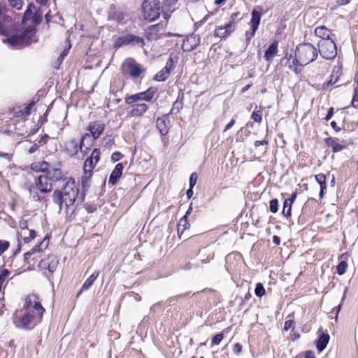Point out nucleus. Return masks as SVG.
Instances as JSON below:
<instances>
[{"mask_svg":"<svg viewBox=\"0 0 358 358\" xmlns=\"http://www.w3.org/2000/svg\"><path fill=\"white\" fill-rule=\"evenodd\" d=\"M100 150L94 149L90 156L87 157L83 164V172H92L93 169L100 159Z\"/></svg>","mask_w":358,"mask_h":358,"instance_id":"obj_10","label":"nucleus"},{"mask_svg":"<svg viewBox=\"0 0 358 358\" xmlns=\"http://www.w3.org/2000/svg\"><path fill=\"white\" fill-rule=\"evenodd\" d=\"M329 341V336L327 334H321L317 341V349L320 352L324 350Z\"/></svg>","mask_w":358,"mask_h":358,"instance_id":"obj_23","label":"nucleus"},{"mask_svg":"<svg viewBox=\"0 0 358 358\" xmlns=\"http://www.w3.org/2000/svg\"><path fill=\"white\" fill-rule=\"evenodd\" d=\"M122 157V154L118 152H114L111 156V159L114 162H117V161L120 160Z\"/></svg>","mask_w":358,"mask_h":358,"instance_id":"obj_50","label":"nucleus"},{"mask_svg":"<svg viewBox=\"0 0 358 358\" xmlns=\"http://www.w3.org/2000/svg\"><path fill=\"white\" fill-rule=\"evenodd\" d=\"M0 157H3V158L8 159V161H10V160H11L12 155H10L9 153H4V152H0Z\"/></svg>","mask_w":358,"mask_h":358,"instance_id":"obj_55","label":"nucleus"},{"mask_svg":"<svg viewBox=\"0 0 358 358\" xmlns=\"http://www.w3.org/2000/svg\"><path fill=\"white\" fill-rule=\"evenodd\" d=\"M223 334H218L212 338V345H218L223 340Z\"/></svg>","mask_w":358,"mask_h":358,"instance_id":"obj_44","label":"nucleus"},{"mask_svg":"<svg viewBox=\"0 0 358 358\" xmlns=\"http://www.w3.org/2000/svg\"><path fill=\"white\" fill-rule=\"evenodd\" d=\"M35 237H36V231L34 230H30L29 231V236L24 237L23 240H24V243H28L32 239H34Z\"/></svg>","mask_w":358,"mask_h":358,"instance_id":"obj_46","label":"nucleus"},{"mask_svg":"<svg viewBox=\"0 0 358 358\" xmlns=\"http://www.w3.org/2000/svg\"><path fill=\"white\" fill-rule=\"evenodd\" d=\"M241 345L239 343H236L234 345V350L237 352H240L241 350Z\"/></svg>","mask_w":358,"mask_h":358,"instance_id":"obj_64","label":"nucleus"},{"mask_svg":"<svg viewBox=\"0 0 358 358\" xmlns=\"http://www.w3.org/2000/svg\"><path fill=\"white\" fill-rule=\"evenodd\" d=\"M331 126L336 131H338L341 130L340 127L337 126V124L335 121H332L331 122Z\"/></svg>","mask_w":358,"mask_h":358,"instance_id":"obj_58","label":"nucleus"},{"mask_svg":"<svg viewBox=\"0 0 358 358\" xmlns=\"http://www.w3.org/2000/svg\"><path fill=\"white\" fill-rule=\"evenodd\" d=\"M267 144H268V141H266V140H264V141H256L255 142V147H258V146H260V145H267Z\"/></svg>","mask_w":358,"mask_h":358,"instance_id":"obj_54","label":"nucleus"},{"mask_svg":"<svg viewBox=\"0 0 358 358\" xmlns=\"http://www.w3.org/2000/svg\"><path fill=\"white\" fill-rule=\"evenodd\" d=\"M162 10L159 0H145L142 4V13L143 17L150 22L159 18Z\"/></svg>","mask_w":358,"mask_h":358,"instance_id":"obj_5","label":"nucleus"},{"mask_svg":"<svg viewBox=\"0 0 358 358\" xmlns=\"http://www.w3.org/2000/svg\"><path fill=\"white\" fill-rule=\"evenodd\" d=\"M155 92V89L150 87L145 92L126 96L124 101L127 104H133L141 101H149L152 100Z\"/></svg>","mask_w":358,"mask_h":358,"instance_id":"obj_9","label":"nucleus"},{"mask_svg":"<svg viewBox=\"0 0 358 358\" xmlns=\"http://www.w3.org/2000/svg\"><path fill=\"white\" fill-rule=\"evenodd\" d=\"M38 186L40 192H50L52 187V179L46 175H41L35 178L34 181Z\"/></svg>","mask_w":358,"mask_h":358,"instance_id":"obj_11","label":"nucleus"},{"mask_svg":"<svg viewBox=\"0 0 358 358\" xmlns=\"http://www.w3.org/2000/svg\"><path fill=\"white\" fill-rule=\"evenodd\" d=\"M92 176V172L86 171L83 173L81 180L83 187H89V183Z\"/></svg>","mask_w":358,"mask_h":358,"instance_id":"obj_32","label":"nucleus"},{"mask_svg":"<svg viewBox=\"0 0 358 358\" xmlns=\"http://www.w3.org/2000/svg\"><path fill=\"white\" fill-rule=\"evenodd\" d=\"M320 55L326 59H334L337 54V48L332 38L320 40L318 42Z\"/></svg>","mask_w":358,"mask_h":358,"instance_id":"obj_7","label":"nucleus"},{"mask_svg":"<svg viewBox=\"0 0 358 358\" xmlns=\"http://www.w3.org/2000/svg\"><path fill=\"white\" fill-rule=\"evenodd\" d=\"M320 198L322 199L323 198V196H324V189H326L327 188V184L326 182L322 184V185H320Z\"/></svg>","mask_w":358,"mask_h":358,"instance_id":"obj_52","label":"nucleus"},{"mask_svg":"<svg viewBox=\"0 0 358 358\" xmlns=\"http://www.w3.org/2000/svg\"><path fill=\"white\" fill-rule=\"evenodd\" d=\"M236 25L234 22H231L224 26H220L215 29V36L220 38H225L229 36L234 30Z\"/></svg>","mask_w":358,"mask_h":358,"instance_id":"obj_13","label":"nucleus"},{"mask_svg":"<svg viewBox=\"0 0 358 358\" xmlns=\"http://www.w3.org/2000/svg\"><path fill=\"white\" fill-rule=\"evenodd\" d=\"M352 105L355 108H358V99H356V96H355L352 100Z\"/></svg>","mask_w":358,"mask_h":358,"instance_id":"obj_62","label":"nucleus"},{"mask_svg":"<svg viewBox=\"0 0 358 358\" xmlns=\"http://www.w3.org/2000/svg\"><path fill=\"white\" fill-rule=\"evenodd\" d=\"M10 6L17 10H20L23 6L22 0H8Z\"/></svg>","mask_w":358,"mask_h":358,"instance_id":"obj_40","label":"nucleus"},{"mask_svg":"<svg viewBox=\"0 0 358 358\" xmlns=\"http://www.w3.org/2000/svg\"><path fill=\"white\" fill-rule=\"evenodd\" d=\"M66 151L70 155H74L77 154L78 151V142L75 139H71L67 141L65 144Z\"/></svg>","mask_w":358,"mask_h":358,"instance_id":"obj_25","label":"nucleus"},{"mask_svg":"<svg viewBox=\"0 0 358 358\" xmlns=\"http://www.w3.org/2000/svg\"><path fill=\"white\" fill-rule=\"evenodd\" d=\"M129 44L142 48L144 46L145 42L143 38L133 34H127L118 37L115 41L114 46L119 48L124 45Z\"/></svg>","mask_w":358,"mask_h":358,"instance_id":"obj_8","label":"nucleus"},{"mask_svg":"<svg viewBox=\"0 0 358 358\" xmlns=\"http://www.w3.org/2000/svg\"><path fill=\"white\" fill-rule=\"evenodd\" d=\"M169 115H166L162 117L157 118L156 121V127L159 129L160 134L163 136L167 134L169 131V126L167 123Z\"/></svg>","mask_w":358,"mask_h":358,"instance_id":"obj_17","label":"nucleus"},{"mask_svg":"<svg viewBox=\"0 0 358 358\" xmlns=\"http://www.w3.org/2000/svg\"><path fill=\"white\" fill-rule=\"evenodd\" d=\"M123 166L121 163L115 165V169L110 173L108 179V182L111 185H115L117 180L121 177L122 173Z\"/></svg>","mask_w":358,"mask_h":358,"instance_id":"obj_15","label":"nucleus"},{"mask_svg":"<svg viewBox=\"0 0 358 358\" xmlns=\"http://www.w3.org/2000/svg\"><path fill=\"white\" fill-rule=\"evenodd\" d=\"M178 0H164L163 6V17L164 19H168L170 15L167 13L168 12L172 13L176 9V6Z\"/></svg>","mask_w":358,"mask_h":358,"instance_id":"obj_14","label":"nucleus"},{"mask_svg":"<svg viewBox=\"0 0 358 358\" xmlns=\"http://www.w3.org/2000/svg\"><path fill=\"white\" fill-rule=\"evenodd\" d=\"M257 107L255 108V110L253 111L251 115V118L256 122L260 123L262 122V111L259 110H257Z\"/></svg>","mask_w":358,"mask_h":358,"instance_id":"obj_35","label":"nucleus"},{"mask_svg":"<svg viewBox=\"0 0 358 358\" xmlns=\"http://www.w3.org/2000/svg\"><path fill=\"white\" fill-rule=\"evenodd\" d=\"M182 103L178 101H175L172 106L170 113L171 114H177L180 112L182 108Z\"/></svg>","mask_w":358,"mask_h":358,"instance_id":"obj_41","label":"nucleus"},{"mask_svg":"<svg viewBox=\"0 0 358 358\" xmlns=\"http://www.w3.org/2000/svg\"><path fill=\"white\" fill-rule=\"evenodd\" d=\"M44 312L38 297L29 294L25 298L23 309L13 314V324L18 329L31 330L41 322Z\"/></svg>","mask_w":358,"mask_h":358,"instance_id":"obj_1","label":"nucleus"},{"mask_svg":"<svg viewBox=\"0 0 358 358\" xmlns=\"http://www.w3.org/2000/svg\"><path fill=\"white\" fill-rule=\"evenodd\" d=\"M291 210L292 203H290L289 201H288L285 199L283 203L282 214L286 217H289L291 215Z\"/></svg>","mask_w":358,"mask_h":358,"instance_id":"obj_34","label":"nucleus"},{"mask_svg":"<svg viewBox=\"0 0 358 358\" xmlns=\"http://www.w3.org/2000/svg\"><path fill=\"white\" fill-rule=\"evenodd\" d=\"M122 72L133 79L140 78L145 72V69L132 58L126 59L122 65Z\"/></svg>","mask_w":358,"mask_h":358,"instance_id":"obj_6","label":"nucleus"},{"mask_svg":"<svg viewBox=\"0 0 358 358\" xmlns=\"http://www.w3.org/2000/svg\"><path fill=\"white\" fill-rule=\"evenodd\" d=\"M296 198V193H292V194L291 195V197L289 199H286V200L288 201H289L290 203L292 204V203L294 201Z\"/></svg>","mask_w":358,"mask_h":358,"instance_id":"obj_61","label":"nucleus"},{"mask_svg":"<svg viewBox=\"0 0 358 358\" xmlns=\"http://www.w3.org/2000/svg\"><path fill=\"white\" fill-rule=\"evenodd\" d=\"M317 48L310 43L299 44L295 50V58L292 55L288 57L287 53L282 58V62L287 60L285 65H288L291 70L298 73L301 71V67L313 62L317 57Z\"/></svg>","mask_w":358,"mask_h":358,"instance_id":"obj_2","label":"nucleus"},{"mask_svg":"<svg viewBox=\"0 0 358 358\" xmlns=\"http://www.w3.org/2000/svg\"><path fill=\"white\" fill-rule=\"evenodd\" d=\"M315 34L321 38V40L330 38V31L325 26H320L315 28Z\"/></svg>","mask_w":358,"mask_h":358,"instance_id":"obj_26","label":"nucleus"},{"mask_svg":"<svg viewBox=\"0 0 358 358\" xmlns=\"http://www.w3.org/2000/svg\"><path fill=\"white\" fill-rule=\"evenodd\" d=\"M278 53V42L274 41L272 43L268 49L266 50L265 54L264 55V58L270 62L272 60L273 57L276 55Z\"/></svg>","mask_w":358,"mask_h":358,"instance_id":"obj_21","label":"nucleus"},{"mask_svg":"<svg viewBox=\"0 0 358 358\" xmlns=\"http://www.w3.org/2000/svg\"><path fill=\"white\" fill-rule=\"evenodd\" d=\"M57 264L58 260L57 257L54 255H50L48 270L51 273L54 272L57 266Z\"/></svg>","mask_w":358,"mask_h":358,"instance_id":"obj_29","label":"nucleus"},{"mask_svg":"<svg viewBox=\"0 0 358 358\" xmlns=\"http://www.w3.org/2000/svg\"><path fill=\"white\" fill-rule=\"evenodd\" d=\"M235 123V120L232 119L225 127L224 131H227L229 129H231Z\"/></svg>","mask_w":358,"mask_h":358,"instance_id":"obj_57","label":"nucleus"},{"mask_svg":"<svg viewBox=\"0 0 358 358\" xmlns=\"http://www.w3.org/2000/svg\"><path fill=\"white\" fill-rule=\"evenodd\" d=\"M292 325H293L292 320H289L285 321V325H284L285 331H288L289 329H290L292 328Z\"/></svg>","mask_w":358,"mask_h":358,"instance_id":"obj_51","label":"nucleus"},{"mask_svg":"<svg viewBox=\"0 0 358 358\" xmlns=\"http://www.w3.org/2000/svg\"><path fill=\"white\" fill-rule=\"evenodd\" d=\"M79 189L76 182L69 179L64 186L62 190L56 189L52 194V201L58 207L59 213L62 210L63 206H65L66 213L69 211L73 213L75 210V203L78 202Z\"/></svg>","mask_w":358,"mask_h":358,"instance_id":"obj_3","label":"nucleus"},{"mask_svg":"<svg viewBox=\"0 0 358 358\" xmlns=\"http://www.w3.org/2000/svg\"><path fill=\"white\" fill-rule=\"evenodd\" d=\"M178 60V57L176 54L171 52L169 55V57L166 62L165 68H166L170 71H172L176 66V64H177Z\"/></svg>","mask_w":358,"mask_h":358,"instance_id":"obj_27","label":"nucleus"},{"mask_svg":"<svg viewBox=\"0 0 358 358\" xmlns=\"http://www.w3.org/2000/svg\"><path fill=\"white\" fill-rule=\"evenodd\" d=\"M109 18L120 24L126 22V15L120 10L111 11L109 14Z\"/></svg>","mask_w":358,"mask_h":358,"instance_id":"obj_24","label":"nucleus"},{"mask_svg":"<svg viewBox=\"0 0 358 358\" xmlns=\"http://www.w3.org/2000/svg\"><path fill=\"white\" fill-rule=\"evenodd\" d=\"M25 188L29 191V194L34 201H38L43 199V197L38 194V192L40 191L35 182L33 183H27L25 185Z\"/></svg>","mask_w":358,"mask_h":358,"instance_id":"obj_18","label":"nucleus"},{"mask_svg":"<svg viewBox=\"0 0 358 358\" xmlns=\"http://www.w3.org/2000/svg\"><path fill=\"white\" fill-rule=\"evenodd\" d=\"M34 105V102H31L29 105H27L26 107H24V109L22 110V115H29L30 110Z\"/></svg>","mask_w":358,"mask_h":358,"instance_id":"obj_49","label":"nucleus"},{"mask_svg":"<svg viewBox=\"0 0 358 358\" xmlns=\"http://www.w3.org/2000/svg\"><path fill=\"white\" fill-rule=\"evenodd\" d=\"M180 296L178 295V296H173V297H170L167 300V302L169 303V305H171L172 303H174Z\"/></svg>","mask_w":358,"mask_h":358,"instance_id":"obj_56","label":"nucleus"},{"mask_svg":"<svg viewBox=\"0 0 358 358\" xmlns=\"http://www.w3.org/2000/svg\"><path fill=\"white\" fill-rule=\"evenodd\" d=\"M348 264L345 261H341L337 266V273L338 275H343L345 273Z\"/></svg>","mask_w":358,"mask_h":358,"instance_id":"obj_36","label":"nucleus"},{"mask_svg":"<svg viewBox=\"0 0 358 358\" xmlns=\"http://www.w3.org/2000/svg\"><path fill=\"white\" fill-rule=\"evenodd\" d=\"M317 183L320 185L326 182V176L324 174H317L315 176Z\"/></svg>","mask_w":358,"mask_h":358,"instance_id":"obj_47","label":"nucleus"},{"mask_svg":"<svg viewBox=\"0 0 358 358\" xmlns=\"http://www.w3.org/2000/svg\"><path fill=\"white\" fill-rule=\"evenodd\" d=\"M148 109V107L145 103H133L131 104V110H130L129 114L131 116H141L143 115Z\"/></svg>","mask_w":358,"mask_h":358,"instance_id":"obj_16","label":"nucleus"},{"mask_svg":"<svg viewBox=\"0 0 358 358\" xmlns=\"http://www.w3.org/2000/svg\"><path fill=\"white\" fill-rule=\"evenodd\" d=\"M189 226L187 220V215H185L180 219L178 224V232L181 231L182 233Z\"/></svg>","mask_w":358,"mask_h":358,"instance_id":"obj_31","label":"nucleus"},{"mask_svg":"<svg viewBox=\"0 0 358 358\" xmlns=\"http://www.w3.org/2000/svg\"><path fill=\"white\" fill-rule=\"evenodd\" d=\"M269 209L273 213H275L278 210V201L277 199L271 200L269 204Z\"/></svg>","mask_w":358,"mask_h":358,"instance_id":"obj_37","label":"nucleus"},{"mask_svg":"<svg viewBox=\"0 0 358 358\" xmlns=\"http://www.w3.org/2000/svg\"><path fill=\"white\" fill-rule=\"evenodd\" d=\"M6 31V28L0 22V34L5 35Z\"/></svg>","mask_w":358,"mask_h":358,"instance_id":"obj_59","label":"nucleus"},{"mask_svg":"<svg viewBox=\"0 0 358 358\" xmlns=\"http://www.w3.org/2000/svg\"><path fill=\"white\" fill-rule=\"evenodd\" d=\"M338 76H334L333 74L331 75L329 80L328 82L324 83L323 88L324 90H327V88L329 85L336 83L338 82Z\"/></svg>","mask_w":358,"mask_h":358,"instance_id":"obj_38","label":"nucleus"},{"mask_svg":"<svg viewBox=\"0 0 358 358\" xmlns=\"http://www.w3.org/2000/svg\"><path fill=\"white\" fill-rule=\"evenodd\" d=\"M10 243L6 241L0 240V256L9 248Z\"/></svg>","mask_w":358,"mask_h":358,"instance_id":"obj_43","label":"nucleus"},{"mask_svg":"<svg viewBox=\"0 0 358 358\" xmlns=\"http://www.w3.org/2000/svg\"><path fill=\"white\" fill-rule=\"evenodd\" d=\"M262 8L260 7H258L257 8H255L251 13L252 18L250 20V26H251V33L250 36L248 38H252L255 36L256 31L258 29V27L259 25L261 17H262V13L260 10Z\"/></svg>","mask_w":358,"mask_h":358,"instance_id":"obj_12","label":"nucleus"},{"mask_svg":"<svg viewBox=\"0 0 358 358\" xmlns=\"http://www.w3.org/2000/svg\"><path fill=\"white\" fill-rule=\"evenodd\" d=\"M171 71L168 70L166 68H164L162 70L159 71L155 76L154 79L157 81H165L169 78Z\"/></svg>","mask_w":358,"mask_h":358,"instance_id":"obj_28","label":"nucleus"},{"mask_svg":"<svg viewBox=\"0 0 358 358\" xmlns=\"http://www.w3.org/2000/svg\"><path fill=\"white\" fill-rule=\"evenodd\" d=\"M99 271H95L85 281V282L83 283L81 289H80V291L78 292L77 294V297H78L80 294L83 292V291H86L87 289H89L90 288V287L93 285L94 282L95 281V280L97 278V277L99 276Z\"/></svg>","mask_w":358,"mask_h":358,"instance_id":"obj_19","label":"nucleus"},{"mask_svg":"<svg viewBox=\"0 0 358 358\" xmlns=\"http://www.w3.org/2000/svg\"><path fill=\"white\" fill-rule=\"evenodd\" d=\"M49 262V256L47 258L41 259L39 262L38 266L42 269H48V265Z\"/></svg>","mask_w":358,"mask_h":358,"instance_id":"obj_48","label":"nucleus"},{"mask_svg":"<svg viewBox=\"0 0 358 358\" xmlns=\"http://www.w3.org/2000/svg\"><path fill=\"white\" fill-rule=\"evenodd\" d=\"M306 358H315V354L312 351H307L306 353Z\"/></svg>","mask_w":358,"mask_h":358,"instance_id":"obj_60","label":"nucleus"},{"mask_svg":"<svg viewBox=\"0 0 358 358\" xmlns=\"http://www.w3.org/2000/svg\"><path fill=\"white\" fill-rule=\"evenodd\" d=\"M41 245V243L40 245H35L31 250H29V252H26L24 254V257L25 259H29L33 254H34L36 252H39L41 250L40 249V245Z\"/></svg>","mask_w":358,"mask_h":358,"instance_id":"obj_42","label":"nucleus"},{"mask_svg":"<svg viewBox=\"0 0 358 358\" xmlns=\"http://www.w3.org/2000/svg\"><path fill=\"white\" fill-rule=\"evenodd\" d=\"M48 174L50 178L52 180H55V181L59 180L62 178V171L59 169H52L51 171H49Z\"/></svg>","mask_w":358,"mask_h":358,"instance_id":"obj_30","label":"nucleus"},{"mask_svg":"<svg viewBox=\"0 0 358 358\" xmlns=\"http://www.w3.org/2000/svg\"><path fill=\"white\" fill-rule=\"evenodd\" d=\"M273 242L275 244V245H279L280 243V239L278 236H274L273 237Z\"/></svg>","mask_w":358,"mask_h":358,"instance_id":"obj_63","label":"nucleus"},{"mask_svg":"<svg viewBox=\"0 0 358 358\" xmlns=\"http://www.w3.org/2000/svg\"><path fill=\"white\" fill-rule=\"evenodd\" d=\"M197 175L196 173H192L189 177V187L193 188L196 183Z\"/></svg>","mask_w":358,"mask_h":358,"instance_id":"obj_45","label":"nucleus"},{"mask_svg":"<svg viewBox=\"0 0 358 358\" xmlns=\"http://www.w3.org/2000/svg\"><path fill=\"white\" fill-rule=\"evenodd\" d=\"M104 129L103 124L99 122H94L89 125V131L94 139L99 137Z\"/></svg>","mask_w":358,"mask_h":358,"instance_id":"obj_20","label":"nucleus"},{"mask_svg":"<svg viewBox=\"0 0 358 358\" xmlns=\"http://www.w3.org/2000/svg\"><path fill=\"white\" fill-rule=\"evenodd\" d=\"M255 293L257 296H262L265 294V289L261 283H257L255 289Z\"/></svg>","mask_w":358,"mask_h":358,"instance_id":"obj_39","label":"nucleus"},{"mask_svg":"<svg viewBox=\"0 0 358 358\" xmlns=\"http://www.w3.org/2000/svg\"><path fill=\"white\" fill-rule=\"evenodd\" d=\"M334 115V108L331 107L329 109L328 113L325 117L326 120H329Z\"/></svg>","mask_w":358,"mask_h":358,"instance_id":"obj_53","label":"nucleus"},{"mask_svg":"<svg viewBox=\"0 0 358 358\" xmlns=\"http://www.w3.org/2000/svg\"><path fill=\"white\" fill-rule=\"evenodd\" d=\"M35 34V29L29 27L20 34H13L6 39H3V42H7L15 48H22L36 42Z\"/></svg>","mask_w":358,"mask_h":358,"instance_id":"obj_4","label":"nucleus"},{"mask_svg":"<svg viewBox=\"0 0 358 358\" xmlns=\"http://www.w3.org/2000/svg\"><path fill=\"white\" fill-rule=\"evenodd\" d=\"M325 143L331 148L334 152H341L344 148V146L340 144L336 138H327L325 139Z\"/></svg>","mask_w":358,"mask_h":358,"instance_id":"obj_22","label":"nucleus"},{"mask_svg":"<svg viewBox=\"0 0 358 358\" xmlns=\"http://www.w3.org/2000/svg\"><path fill=\"white\" fill-rule=\"evenodd\" d=\"M10 273V271L8 269H6V268L2 269L0 271V289H1L3 283L5 281L8 280Z\"/></svg>","mask_w":358,"mask_h":358,"instance_id":"obj_33","label":"nucleus"}]
</instances>
